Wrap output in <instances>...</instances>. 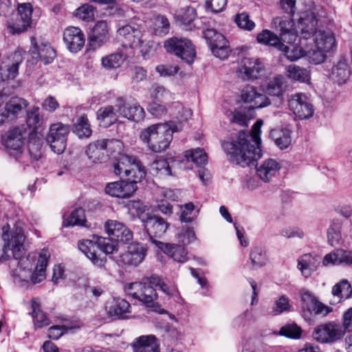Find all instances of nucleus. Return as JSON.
I'll return each instance as SVG.
<instances>
[{"label": "nucleus", "instance_id": "obj_1", "mask_svg": "<svg viewBox=\"0 0 352 352\" xmlns=\"http://www.w3.org/2000/svg\"><path fill=\"white\" fill-rule=\"evenodd\" d=\"M263 122L258 120L252 126L251 133L240 132L237 141L225 142L222 144L224 151L230 155V160L242 167L249 166L261 155V128Z\"/></svg>", "mask_w": 352, "mask_h": 352}, {"label": "nucleus", "instance_id": "obj_2", "mask_svg": "<svg viewBox=\"0 0 352 352\" xmlns=\"http://www.w3.org/2000/svg\"><path fill=\"white\" fill-rule=\"evenodd\" d=\"M181 129V124L174 122L155 124L144 129L140 138L151 151L160 153L168 148L173 140V133Z\"/></svg>", "mask_w": 352, "mask_h": 352}, {"label": "nucleus", "instance_id": "obj_3", "mask_svg": "<svg viewBox=\"0 0 352 352\" xmlns=\"http://www.w3.org/2000/svg\"><path fill=\"white\" fill-rule=\"evenodd\" d=\"M23 254L24 250L18 258H14V261L19 260L16 276L22 280L30 278L34 284L41 283L46 277V267L50 254L47 250L43 249L38 254L36 263L34 256L30 255L23 256Z\"/></svg>", "mask_w": 352, "mask_h": 352}, {"label": "nucleus", "instance_id": "obj_4", "mask_svg": "<svg viewBox=\"0 0 352 352\" xmlns=\"http://www.w3.org/2000/svg\"><path fill=\"white\" fill-rule=\"evenodd\" d=\"M317 20L313 12L305 13L300 16L298 21V28L304 38H307L315 32V47L327 53L333 51L336 48V38L334 34L329 31H317Z\"/></svg>", "mask_w": 352, "mask_h": 352}, {"label": "nucleus", "instance_id": "obj_5", "mask_svg": "<svg viewBox=\"0 0 352 352\" xmlns=\"http://www.w3.org/2000/svg\"><path fill=\"white\" fill-rule=\"evenodd\" d=\"M124 290L129 296L142 302L152 311L160 314L165 312L157 302V294L153 285L148 283V278L147 283L134 282L126 284Z\"/></svg>", "mask_w": 352, "mask_h": 352}, {"label": "nucleus", "instance_id": "obj_6", "mask_svg": "<svg viewBox=\"0 0 352 352\" xmlns=\"http://www.w3.org/2000/svg\"><path fill=\"white\" fill-rule=\"evenodd\" d=\"M79 250L95 265H103V261L98 258L97 250H100L105 254H112L116 250V244L109 239L94 236L93 239L82 240L78 243Z\"/></svg>", "mask_w": 352, "mask_h": 352}, {"label": "nucleus", "instance_id": "obj_7", "mask_svg": "<svg viewBox=\"0 0 352 352\" xmlns=\"http://www.w3.org/2000/svg\"><path fill=\"white\" fill-rule=\"evenodd\" d=\"M302 316L307 322H311L314 315L327 316L332 311L329 306L321 302L311 291L302 288L299 292Z\"/></svg>", "mask_w": 352, "mask_h": 352}, {"label": "nucleus", "instance_id": "obj_8", "mask_svg": "<svg viewBox=\"0 0 352 352\" xmlns=\"http://www.w3.org/2000/svg\"><path fill=\"white\" fill-rule=\"evenodd\" d=\"M118 35L126 45L138 48L144 58L149 56L151 45L143 39V34L139 25H124L118 30Z\"/></svg>", "mask_w": 352, "mask_h": 352}, {"label": "nucleus", "instance_id": "obj_9", "mask_svg": "<svg viewBox=\"0 0 352 352\" xmlns=\"http://www.w3.org/2000/svg\"><path fill=\"white\" fill-rule=\"evenodd\" d=\"M165 50L183 61L191 65L195 58L196 51L192 41L184 37L173 36L164 43Z\"/></svg>", "mask_w": 352, "mask_h": 352}, {"label": "nucleus", "instance_id": "obj_10", "mask_svg": "<svg viewBox=\"0 0 352 352\" xmlns=\"http://www.w3.org/2000/svg\"><path fill=\"white\" fill-rule=\"evenodd\" d=\"M7 97L0 92V126L16 120L28 106V102L19 97Z\"/></svg>", "mask_w": 352, "mask_h": 352}, {"label": "nucleus", "instance_id": "obj_11", "mask_svg": "<svg viewBox=\"0 0 352 352\" xmlns=\"http://www.w3.org/2000/svg\"><path fill=\"white\" fill-rule=\"evenodd\" d=\"M2 237L5 243L3 250H0V261L9 259L10 256L9 252L12 253L14 258H18L23 250L25 236L22 230L16 228L12 232L10 237L8 233L3 232Z\"/></svg>", "mask_w": 352, "mask_h": 352}, {"label": "nucleus", "instance_id": "obj_12", "mask_svg": "<svg viewBox=\"0 0 352 352\" xmlns=\"http://www.w3.org/2000/svg\"><path fill=\"white\" fill-rule=\"evenodd\" d=\"M32 8L30 3L19 4L17 12H14L7 21L8 28L12 34H19L30 26Z\"/></svg>", "mask_w": 352, "mask_h": 352}, {"label": "nucleus", "instance_id": "obj_13", "mask_svg": "<svg viewBox=\"0 0 352 352\" xmlns=\"http://www.w3.org/2000/svg\"><path fill=\"white\" fill-rule=\"evenodd\" d=\"M264 70V64L259 58L244 57L239 63L236 73L243 81H253L258 79Z\"/></svg>", "mask_w": 352, "mask_h": 352}, {"label": "nucleus", "instance_id": "obj_14", "mask_svg": "<svg viewBox=\"0 0 352 352\" xmlns=\"http://www.w3.org/2000/svg\"><path fill=\"white\" fill-rule=\"evenodd\" d=\"M144 228L148 235L149 241L155 245L154 237L162 236L167 230L169 224L161 217L145 214L140 216Z\"/></svg>", "mask_w": 352, "mask_h": 352}, {"label": "nucleus", "instance_id": "obj_15", "mask_svg": "<svg viewBox=\"0 0 352 352\" xmlns=\"http://www.w3.org/2000/svg\"><path fill=\"white\" fill-rule=\"evenodd\" d=\"M288 105L289 109L300 120L308 119L314 115V107L305 94L296 93L292 95Z\"/></svg>", "mask_w": 352, "mask_h": 352}, {"label": "nucleus", "instance_id": "obj_16", "mask_svg": "<svg viewBox=\"0 0 352 352\" xmlns=\"http://www.w3.org/2000/svg\"><path fill=\"white\" fill-rule=\"evenodd\" d=\"M68 133V126L61 123H56L50 126L46 140L54 153L60 154L65 151Z\"/></svg>", "mask_w": 352, "mask_h": 352}, {"label": "nucleus", "instance_id": "obj_17", "mask_svg": "<svg viewBox=\"0 0 352 352\" xmlns=\"http://www.w3.org/2000/svg\"><path fill=\"white\" fill-rule=\"evenodd\" d=\"M26 136L27 131L25 127H14L2 135V143L10 151H15L16 154H19L21 153Z\"/></svg>", "mask_w": 352, "mask_h": 352}, {"label": "nucleus", "instance_id": "obj_18", "mask_svg": "<svg viewBox=\"0 0 352 352\" xmlns=\"http://www.w3.org/2000/svg\"><path fill=\"white\" fill-rule=\"evenodd\" d=\"M147 248L144 245L135 243L128 247V250L120 256L118 262L122 266H138L146 255Z\"/></svg>", "mask_w": 352, "mask_h": 352}, {"label": "nucleus", "instance_id": "obj_19", "mask_svg": "<svg viewBox=\"0 0 352 352\" xmlns=\"http://www.w3.org/2000/svg\"><path fill=\"white\" fill-rule=\"evenodd\" d=\"M241 99L250 104L253 109L263 108L270 104V99L253 85H246L243 88Z\"/></svg>", "mask_w": 352, "mask_h": 352}, {"label": "nucleus", "instance_id": "obj_20", "mask_svg": "<svg viewBox=\"0 0 352 352\" xmlns=\"http://www.w3.org/2000/svg\"><path fill=\"white\" fill-rule=\"evenodd\" d=\"M274 28L280 32V39L287 43H293L297 38V31L292 19L276 16L272 20Z\"/></svg>", "mask_w": 352, "mask_h": 352}, {"label": "nucleus", "instance_id": "obj_21", "mask_svg": "<svg viewBox=\"0 0 352 352\" xmlns=\"http://www.w3.org/2000/svg\"><path fill=\"white\" fill-rule=\"evenodd\" d=\"M109 238L115 244V241L128 243L133 239L132 232L122 223L116 220H108L104 225Z\"/></svg>", "mask_w": 352, "mask_h": 352}, {"label": "nucleus", "instance_id": "obj_22", "mask_svg": "<svg viewBox=\"0 0 352 352\" xmlns=\"http://www.w3.org/2000/svg\"><path fill=\"white\" fill-rule=\"evenodd\" d=\"M116 107L121 117L139 122L145 117L144 109L137 102L129 104L122 98L116 100Z\"/></svg>", "mask_w": 352, "mask_h": 352}, {"label": "nucleus", "instance_id": "obj_23", "mask_svg": "<svg viewBox=\"0 0 352 352\" xmlns=\"http://www.w3.org/2000/svg\"><path fill=\"white\" fill-rule=\"evenodd\" d=\"M63 41L71 52L76 53L83 47L85 36L79 28L71 26L64 30Z\"/></svg>", "mask_w": 352, "mask_h": 352}, {"label": "nucleus", "instance_id": "obj_24", "mask_svg": "<svg viewBox=\"0 0 352 352\" xmlns=\"http://www.w3.org/2000/svg\"><path fill=\"white\" fill-rule=\"evenodd\" d=\"M136 190L137 185L134 182L124 180L109 183L105 188V192L108 195L119 198L129 197Z\"/></svg>", "mask_w": 352, "mask_h": 352}, {"label": "nucleus", "instance_id": "obj_25", "mask_svg": "<svg viewBox=\"0 0 352 352\" xmlns=\"http://www.w3.org/2000/svg\"><path fill=\"white\" fill-rule=\"evenodd\" d=\"M109 39L108 24L106 21H98L93 28L89 36V46L96 50L105 44Z\"/></svg>", "mask_w": 352, "mask_h": 352}, {"label": "nucleus", "instance_id": "obj_26", "mask_svg": "<svg viewBox=\"0 0 352 352\" xmlns=\"http://www.w3.org/2000/svg\"><path fill=\"white\" fill-rule=\"evenodd\" d=\"M213 34L214 38L209 42V46L212 53L220 59H226L228 57L230 50L228 42L223 35L212 30H208L207 36Z\"/></svg>", "mask_w": 352, "mask_h": 352}, {"label": "nucleus", "instance_id": "obj_27", "mask_svg": "<svg viewBox=\"0 0 352 352\" xmlns=\"http://www.w3.org/2000/svg\"><path fill=\"white\" fill-rule=\"evenodd\" d=\"M133 352H160V344L153 335L142 336L131 344Z\"/></svg>", "mask_w": 352, "mask_h": 352}, {"label": "nucleus", "instance_id": "obj_28", "mask_svg": "<svg viewBox=\"0 0 352 352\" xmlns=\"http://www.w3.org/2000/svg\"><path fill=\"white\" fill-rule=\"evenodd\" d=\"M154 242L159 249L174 261L181 263L187 261V252L183 246L173 243H164L159 241H155Z\"/></svg>", "mask_w": 352, "mask_h": 352}, {"label": "nucleus", "instance_id": "obj_29", "mask_svg": "<svg viewBox=\"0 0 352 352\" xmlns=\"http://www.w3.org/2000/svg\"><path fill=\"white\" fill-rule=\"evenodd\" d=\"M96 116L100 125L107 128L116 123L120 115L116 104L115 106L107 105L101 107L98 109Z\"/></svg>", "mask_w": 352, "mask_h": 352}, {"label": "nucleus", "instance_id": "obj_30", "mask_svg": "<svg viewBox=\"0 0 352 352\" xmlns=\"http://www.w3.org/2000/svg\"><path fill=\"white\" fill-rule=\"evenodd\" d=\"M324 265H346L352 267V252L336 250L327 254L322 261Z\"/></svg>", "mask_w": 352, "mask_h": 352}, {"label": "nucleus", "instance_id": "obj_31", "mask_svg": "<svg viewBox=\"0 0 352 352\" xmlns=\"http://www.w3.org/2000/svg\"><path fill=\"white\" fill-rule=\"evenodd\" d=\"M25 51L17 50L12 55L13 63L0 70V82L6 80L14 79L18 75L19 65L23 61Z\"/></svg>", "mask_w": 352, "mask_h": 352}, {"label": "nucleus", "instance_id": "obj_32", "mask_svg": "<svg viewBox=\"0 0 352 352\" xmlns=\"http://www.w3.org/2000/svg\"><path fill=\"white\" fill-rule=\"evenodd\" d=\"M287 86L285 77L279 75L270 79L263 85V91L270 96L280 97L286 91Z\"/></svg>", "mask_w": 352, "mask_h": 352}, {"label": "nucleus", "instance_id": "obj_33", "mask_svg": "<svg viewBox=\"0 0 352 352\" xmlns=\"http://www.w3.org/2000/svg\"><path fill=\"white\" fill-rule=\"evenodd\" d=\"M30 52L36 61L41 60L45 65L52 63L56 56L55 50L49 43H42L40 46L35 45Z\"/></svg>", "mask_w": 352, "mask_h": 352}, {"label": "nucleus", "instance_id": "obj_34", "mask_svg": "<svg viewBox=\"0 0 352 352\" xmlns=\"http://www.w3.org/2000/svg\"><path fill=\"white\" fill-rule=\"evenodd\" d=\"M331 294L333 296L330 303L336 305L352 297V287L346 279H342L333 286Z\"/></svg>", "mask_w": 352, "mask_h": 352}, {"label": "nucleus", "instance_id": "obj_35", "mask_svg": "<svg viewBox=\"0 0 352 352\" xmlns=\"http://www.w3.org/2000/svg\"><path fill=\"white\" fill-rule=\"evenodd\" d=\"M280 168V164L275 160L267 159L256 168V173L261 179L268 182L276 175Z\"/></svg>", "mask_w": 352, "mask_h": 352}, {"label": "nucleus", "instance_id": "obj_36", "mask_svg": "<svg viewBox=\"0 0 352 352\" xmlns=\"http://www.w3.org/2000/svg\"><path fill=\"white\" fill-rule=\"evenodd\" d=\"M351 76V69L345 60H340L332 67L331 78L338 85L346 82Z\"/></svg>", "mask_w": 352, "mask_h": 352}, {"label": "nucleus", "instance_id": "obj_37", "mask_svg": "<svg viewBox=\"0 0 352 352\" xmlns=\"http://www.w3.org/2000/svg\"><path fill=\"white\" fill-rule=\"evenodd\" d=\"M86 154L93 162L104 160L106 159L105 140H99L90 143L87 147Z\"/></svg>", "mask_w": 352, "mask_h": 352}, {"label": "nucleus", "instance_id": "obj_38", "mask_svg": "<svg viewBox=\"0 0 352 352\" xmlns=\"http://www.w3.org/2000/svg\"><path fill=\"white\" fill-rule=\"evenodd\" d=\"M31 309L32 312L30 314L36 328H43L50 324L49 319L41 309V302L38 298H32Z\"/></svg>", "mask_w": 352, "mask_h": 352}, {"label": "nucleus", "instance_id": "obj_39", "mask_svg": "<svg viewBox=\"0 0 352 352\" xmlns=\"http://www.w3.org/2000/svg\"><path fill=\"white\" fill-rule=\"evenodd\" d=\"M292 131L289 129H273L270 136L280 149L287 148L292 142Z\"/></svg>", "mask_w": 352, "mask_h": 352}, {"label": "nucleus", "instance_id": "obj_40", "mask_svg": "<svg viewBox=\"0 0 352 352\" xmlns=\"http://www.w3.org/2000/svg\"><path fill=\"white\" fill-rule=\"evenodd\" d=\"M124 177L128 178V182H134L135 185L140 182L146 176L145 168L142 166L140 162L135 157V162L131 163L129 170L125 171Z\"/></svg>", "mask_w": 352, "mask_h": 352}, {"label": "nucleus", "instance_id": "obj_41", "mask_svg": "<svg viewBox=\"0 0 352 352\" xmlns=\"http://www.w3.org/2000/svg\"><path fill=\"white\" fill-rule=\"evenodd\" d=\"M130 304L123 298H114L113 304L109 309V314L118 318H124L129 313Z\"/></svg>", "mask_w": 352, "mask_h": 352}, {"label": "nucleus", "instance_id": "obj_42", "mask_svg": "<svg viewBox=\"0 0 352 352\" xmlns=\"http://www.w3.org/2000/svg\"><path fill=\"white\" fill-rule=\"evenodd\" d=\"M175 19L185 28H191V24L196 18V10L192 7H186L176 11Z\"/></svg>", "mask_w": 352, "mask_h": 352}, {"label": "nucleus", "instance_id": "obj_43", "mask_svg": "<svg viewBox=\"0 0 352 352\" xmlns=\"http://www.w3.org/2000/svg\"><path fill=\"white\" fill-rule=\"evenodd\" d=\"M346 331H313L312 338L321 344H331L340 340Z\"/></svg>", "mask_w": 352, "mask_h": 352}, {"label": "nucleus", "instance_id": "obj_44", "mask_svg": "<svg viewBox=\"0 0 352 352\" xmlns=\"http://www.w3.org/2000/svg\"><path fill=\"white\" fill-rule=\"evenodd\" d=\"M72 130L73 132L80 138H89L92 133L89 120L85 115L77 118Z\"/></svg>", "mask_w": 352, "mask_h": 352}, {"label": "nucleus", "instance_id": "obj_45", "mask_svg": "<svg viewBox=\"0 0 352 352\" xmlns=\"http://www.w3.org/2000/svg\"><path fill=\"white\" fill-rule=\"evenodd\" d=\"M287 76L296 81L309 83L310 80V72L305 68L293 65L287 67Z\"/></svg>", "mask_w": 352, "mask_h": 352}, {"label": "nucleus", "instance_id": "obj_46", "mask_svg": "<svg viewBox=\"0 0 352 352\" xmlns=\"http://www.w3.org/2000/svg\"><path fill=\"white\" fill-rule=\"evenodd\" d=\"M250 259L254 269L265 266L268 261L267 250L263 247H254L251 251Z\"/></svg>", "mask_w": 352, "mask_h": 352}, {"label": "nucleus", "instance_id": "obj_47", "mask_svg": "<svg viewBox=\"0 0 352 352\" xmlns=\"http://www.w3.org/2000/svg\"><path fill=\"white\" fill-rule=\"evenodd\" d=\"M125 59L121 52H115L104 56L101 58L102 68L106 70H112L118 68Z\"/></svg>", "mask_w": 352, "mask_h": 352}, {"label": "nucleus", "instance_id": "obj_48", "mask_svg": "<svg viewBox=\"0 0 352 352\" xmlns=\"http://www.w3.org/2000/svg\"><path fill=\"white\" fill-rule=\"evenodd\" d=\"M135 162V157L127 155H120L118 157L116 162L113 164L114 173L121 178L124 177L125 171L129 169L131 163Z\"/></svg>", "mask_w": 352, "mask_h": 352}, {"label": "nucleus", "instance_id": "obj_49", "mask_svg": "<svg viewBox=\"0 0 352 352\" xmlns=\"http://www.w3.org/2000/svg\"><path fill=\"white\" fill-rule=\"evenodd\" d=\"M172 165L166 159H157L151 164V171L153 174L160 177L173 175Z\"/></svg>", "mask_w": 352, "mask_h": 352}, {"label": "nucleus", "instance_id": "obj_50", "mask_svg": "<svg viewBox=\"0 0 352 352\" xmlns=\"http://www.w3.org/2000/svg\"><path fill=\"white\" fill-rule=\"evenodd\" d=\"M294 43H288L289 45L282 43V45H279V50L284 52L287 58L291 61H295L305 56V50Z\"/></svg>", "mask_w": 352, "mask_h": 352}, {"label": "nucleus", "instance_id": "obj_51", "mask_svg": "<svg viewBox=\"0 0 352 352\" xmlns=\"http://www.w3.org/2000/svg\"><path fill=\"white\" fill-rule=\"evenodd\" d=\"M96 13V8L89 3H85L76 8L74 12V16L79 19L90 22L94 20Z\"/></svg>", "mask_w": 352, "mask_h": 352}, {"label": "nucleus", "instance_id": "obj_52", "mask_svg": "<svg viewBox=\"0 0 352 352\" xmlns=\"http://www.w3.org/2000/svg\"><path fill=\"white\" fill-rule=\"evenodd\" d=\"M148 283L152 285L153 287H158L164 294L172 298H176L179 297L177 289L175 287H168L160 276H151L148 278Z\"/></svg>", "mask_w": 352, "mask_h": 352}, {"label": "nucleus", "instance_id": "obj_53", "mask_svg": "<svg viewBox=\"0 0 352 352\" xmlns=\"http://www.w3.org/2000/svg\"><path fill=\"white\" fill-rule=\"evenodd\" d=\"M342 222L340 220H333L329 226L327 230V238L329 243L332 245H336L339 243L341 240Z\"/></svg>", "mask_w": 352, "mask_h": 352}, {"label": "nucleus", "instance_id": "obj_54", "mask_svg": "<svg viewBox=\"0 0 352 352\" xmlns=\"http://www.w3.org/2000/svg\"><path fill=\"white\" fill-rule=\"evenodd\" d=\"M257 41L259 43L276 47L279 50V45H282L281 39L274 32L268 30H264L257 35Z\"/></svg>", "mask_w": 352, "mask_h": 352}, {"label": "nucleus", "instance_id": "obj_55", "mask_svg": "<svg viewBox=\"0 0 352 352\" xmlns=\"http://www.w3.org/2000/svg\"><path fill=\"white\" fill-rule=\"evenodd\" d=\"M298 267L301 271L302 274L305 277H309L312 271L316 267L314 258L311 254H305L299 260Z\"/></svg>", "mask_w": 352, "mask_h": 352}, {"label": "nucleus", "instance_id": "obj_56", "mask_svg": "<svg viewBox=\"0 0 352 352\" xmlns=\"http://www.w3.org/2000/svg\"><path fill=\"white\" fill-rule=\"evenodd\" d=\"M181 214L180 221L185 223H191L197 217L199 209H196L195 206L192 202L187 203L180 206Z\"/></svg>", "mask_w": 352, "mask_h": 352}, {"label": "nucleus", "instance_id": "obj_57", "mask_svg": "<svg viewBox=\"0 0 352 352\" xmlns=\"http://www.w3.org/2000/svg\"><path fill=\"white\" fill-rule=\"evenodd\" d=\"M27 125L33 132L36 131L42 125L43 120L39 115V108L33 107L27 113Z\"/></svg>", "mask_w": 352, "mask_h": 352}, {"label": "nucleus", "instance_id": "obj_58", "mask_svg": "<svg viewBox=\"0 0 352 352\" xmlns=\"http://www.w3.org/2000/svg\"><path fill=\"white\" fill-rule=\"evenodd\" d=\"M152 26L155 33L160 36L167 34L170 29L168 20L162 15H157L153 19Z\"/></svg>", "mask_w": 352, "mask_h": 352}, {"label": "nucleus", "instance_id": "obj_59", "mask_svg": "<svg viewBox=\"0 0 352 352\" xmlns=\"http://www.w3.org/2000/svg\"><path fill=\"white\" fill-rule=\"evenodd\" d=\"M85 222V211L82 208L74 210L69 217L63 221V225L65 227L82 226Z\"/></svg>", "mask_w": 352, "mask_h": 352}, {"label": "nucleus", "instance_id": "obj_60", "mask_svg": "<svg viewBox=\"0 0 352 352\" xmlns=\"http://www.w3.org/2000/svg\"><path fill=\"white\" fill-rule=\"evenodd\" d=\"M177 241L184 245H188L196 240V235L193 228L182 226L176 235Z\"/></svg>", "mask_w": 352, "mask_h": 352}, {"label": "nucleus", "instance_id": "obj_61", "mask_svg": "<svg viewBox=\"0 0 352 352\" xmlns=\"http://www.w3.org/2000/svg\"><path fill=\"white\" fill-rule=\"evenodd\" d=\"M188 160H191L197 166H202L207 163L208 156L203 148H197L187 151L185 155Z\"/></svg>", "mask_w": 352, "mask_h": 352}, {"label": "nucleus", "instance_id": "obj_62", "mask_svg": "<svg viewBox=\"0 0 352 352\" xmlns=\"http://www.w3.org/2000/svg\"><path fill=\"white\" fill-rule=\"evenodd\" d=\"M123 150V143L116 139L112 140H105V154L107 156H113L114 157L118 155V157L120 156V155H124L122 153Z\"/></svg>", "mask_w": 352, "mask_h": 352}, {"label": "nucleus", "instance_id": "obj_63", "mask_svg": "<svg viewBox=\"0 0 352 352\" xmlns=\"http://www.w3.org/2000/svg\"><path fill=\"white\" fill-rule=\"evenodd\" d=\"M150 96L153 100L164 102L171 97V94L163 86L155 84L150 89Z\"/></svg>", "mask_w": 352, "mask_h": 352}, {"label": "nucleus", "instance_id": "obj_64", "mask_svg": "<svg viewBox=\"0 0 352 352\" xmlns=\"http://www.w3.org/2000/svg\"><path fill=\"white\" fill-rule=\"evenodd\" d=\"M291 309L292 305L289 303V298L286 296L283 295L274 301L272 312L274 315H278L283 312L289 311Z\"/></svg>", "mask_w": 352, "mask_h": 352}]
</instances>
